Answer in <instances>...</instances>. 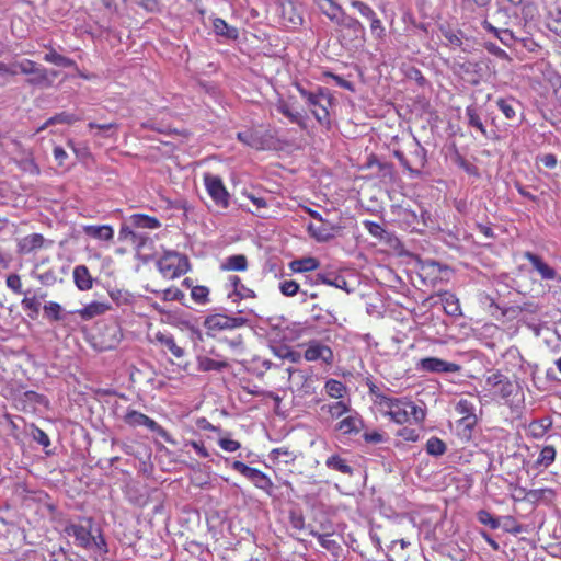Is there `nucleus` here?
I'll use <instances>...</instances> for the list:
<instances>
[{"label": "nucleus", "instance_id": "nucleus-54", "mask_svg": "<svg viewBox=\"0 0 561 561\" xmlns=\"http://www.w3.org/2000/svg\"><path fill=\"white\" fill-rule=\"evenodd\" d=\"M339 428L345 433L356 431L357 430L356 420L353 417H346L340 422Z\"/></svg>", "mask_w": 561, "mask_h": 561}, {"label": "nucleus", "instance_id": "nucleus-41", "mask_svg": "<svg viewBox=\"0 0 561 561\" xmlns=\"http://www.w3.org/2000/svg\"><path fill=\"white\" fill-rule=\"evenodd\" d=\"M466 115L468 117L469 125L477 128L479 131L485 135L484 125L480 119L479 115L477 114L476 110L473 107H467Z\"/></svg>", "mask_w": 561, "mask_h": 561}, {"label": "nucleus", "instance_id": "nucleus-30", "mask_svg": "<svg viewBox=\"0 0 561 561\" xmlns=\"http://www.w3.org/2000/svg\"><path fill=\"white\" fill-rule=\"evenodd\" d=\"M276 108L279 113L288 117L291 123H296L299 126L305 127V121L302 115L299 112L291 111L288 104H286L285 102H279L276 105Z\"/></svg>", "mask_w": 561, "mask_h": 561}, {"label": "nucleus", "instance_id": "nucleus-55", "mask_svg": "<svg viewBox=\"0 0 561 561\" xmlns=\"http://www.w3.org/2000/svg\"><path fill=\"white\" fill-rule=\"evenodd\" d=\"M318 541L321 547L328 550H334L337 548V542L334 539H332L329 535L319 536Z\"/></svg>", "mask_w": 561, "mask_h": 561}, {"label": "nucleus", "instance_id": "nucleus-26", "mask_svg": "<svg viewBox=\"0 0 561 561\" xmlns=\"http://www.w3.org/2000/svg\"><path fill=\"white\" fill-rule=\"evenodd\" d=\"M228 366L225 360H215L209 357H197V368L201 371L220 370Z\"/></svg>", "mask_w": 561, "mask_h": 561}, {"label": "nucleus", "instance_id": "nucleus-49", "mask_svg": "<svg viewBox=\"0 0 561 561\" xmlns=\"http://www.w3.org/2000/svg\"><path fill=\"white\" fill-rule=\"evenodd\" d=\"M7 286L15 294L22 293V282L18 274H10L5 280Z\"/></svg>", "mask_w": 561, "mask_h": 561}, {"label": "nucleus", "instance_id": "nucleus-10", "mask_svg": "<svg viewBox=\"0 0 561 561\" xmlns=\"http://www.w3.org/2000/svg\"><path fill=\"white\" fill-rule=\"evenodd\" d=\"M150 341L165 347L176 358H182L185 355L184 348L179 346L174 337L169 333L157 331L150 336Z\"/></svg>", "mask_w": 561, "mask_h": 561}, {"label": "nucleus", "instance_id": "nucleus-32", "mask_svg": "<svg viewBox=\"0 0 561 561\" xmlns=\"http://www.w3.org/2000/svg\"><path fill=\"white\" fill-rule=\"evenodd\" d=\"M44 60L65 68L75 66V61L72 59L67 58L55 50L47 53L44 56Z\"/></svg>", "mask_w": 561, "mask_h": 561}, {"label": "nucleus", "instance_id": "nucleus-16", "mask_svg": "<svg viewBox=\"0 0 561 561\" xmlns=\"http://www.w3.org/2000/svg\"><path fill=\"white\" fill-rule=\"evenodd\" d=\"M23 409L30 411H36L42 407H47V400L44 396L35 391H26L23 393L22 399Z\"/></svg>", "mask_w": 561, "mask_h": 561}, {"label": "nucleus", "instance_id": "nucleus-19", "mask_svg": "<svg viewBox=\"0 0 561 561\" xmlns=\"http://www.w3.org/2000/svg\"><path fill=\"white\" fill-rule=\"evenodd\" d=\"M318 7L323 14H325L331 21L335 23L342 22V10L332 0H319Z\"/></svg>", "mask_w": 561, "mask_h": 561}, {"label": "nucleus", "instance_id": "nucleus-9", "mask_svg": "<svg viewBox=\"0 0 561 561\" xmlns=\"http://www.w3.org/2000/svg\"><path fill=\"white\" fill-rule=\"evenodd\" d=\"M416 369L425 373H458L460 366L453 362H447L437 357H425L417 362Z\"/></svg>", "mask_w": 561, "mask_h": 561}, {"label": "nucleus", "instance_id": "nucleus-50", "mask_svg": "<svg viewBox=\"0 0 561 561\" xmlns=\"http://www.w3.org/2000/svg\"><path fill=\"white\" fill-rule=\"evenodd\" d=\"M486 385L496 390L500 385L508 387V379L501 374H493L486 378Z\"/></svg>", "mask_w": 561, "mask_h": 561}, {"label": "nucleus", "instance_id": "nucleus-61", "mask_svg": "<svg viewBox=\"0 0 561 561\" xmlns=\"http://www.w3.org/2000/svg\"><path fill=\"white\" fill-rule=\"evenodd\" d=\"M364 438L366 442L374 443V444L383 442V436L379 432L365 433Z\"/></svg>", "mask_w": 561, "mask_h": 561}, {"label": "nucleus", "instance_id": "nucleus-25", "mask_svg": "<svg viewBox=\"0 0 561 561\" xmlns=\"http://www.w3.org/2000/svg\"><path fill=\"white\" fill-rule=\"evenodd\" d=\"M318 267H319V262L314 257H311V256L304 257L301 260H296L290 263V268L297 273L314 271Z\"/></svg>", "mask_w": 561, "mask_h": 561}, {"label": "nucleus", "instance_id": "nucleus-14", "mask_svg": "<svg viewBox=\"0 0 561 561\" xmlns=\"http://www.w3.org/2000/svg\"><path fill=\"white\" fill-rule=\"evenodd\" d=\"M73 280L78 289L89 290L93 286V278L84 265H78L73 270Z\"/></svg>", "mask_w": 561, "mask_h": 561}, {"label": "nucleus", "instance_id": "nucleus-52", "mask_svg": "<svg viewBox=\"0 0 561 561\" xmlns=\"http://www.w3.org/2000/svg\"><path fill=\"white\" fill-rule=\"evenodd\" d=\"M218 444L224 450L229 453L236 451L240 448V443L230 438H220Z\"/></svg>", "mask_w": 561, "mask_h": 561}, {"label": "nucleus", "instance_id": "nucleus-22", "mask_svg": "<svg viewBox=\"0 0 561 561\" xmlns=\"http://www.w3.org/2000/svg\"><path fill=\"white\" fill-rule=\"evenodd\" d=\"M248 479L251 480L256 488L262 489L267 492L273 486L271 479L264 472L260 471L256 468L252 469Z\"/></svg>", "mask_w": 561, "mask_h": 561}, {"label": "nucleus", "instance_id": "nucleus-34", "mask_svg": "<svg viewBox=\"0 0 561 561\" xmlns=\"http://www.w3.org/2000/svg\"><path fill=\"white\" fill-rule=\"evenodd\" d=\"M556 459V449L553 446H545L538 458L536 463L540 467L548 468Z\"/></svg>", "mask_w": 561, "mask_h": 561}, {"label": "nucleus", "instance_id": "nucleus-45", "mask_svg": "<svg viewBox=\"0 0 561 561\" xmlns=\"http://www.w3.org/2000/svg\"><path fill=\"white\" fill-rule=\"evenodd\" d=\"M279 289L283 295L291 297L298 293L299 285L295 280H284L280 283Z\"/></svg>", "mask_w": 561, "mask_h": 561}, {"label": "nucleus", "instance_id": "nucleus-27", "mask_svg": "<svg viewBox=\"0 0 561 561\" xmlns=\"http://www.w3.org/2000/svg\"><path fill=\"white\" fill-rule=\"evenodd\" d=\"M442 301L447 314L459 316L461 313L459 300L455 295L446 293L444 294Z\"/></svg>", "mask_w": 561, "mask_h": 561}, {"label": "nucleus", "instance_id": "nucleus-44", "mask_svg": "<svg viewBox=\"0 0 561 561\" xmlns=\"http://www.w3.org/2000/svg\"><path fill=\"white\" fill-rule=\"evenodd\" d=\"M351 5L358 11V13L368 19L374 18L375 11L360 0H352Z\"/></svg>", "mask_w": 561, "mask_h": 561}, {"label": "nucleus", "instance_id": "nucleus-24", "mask_svg": "<svg viewBox=\"0 0 561 561\" xmlns=\"http://www.w3.org/2000/svg\"><path fill=\"white\" fill-rule=\"evenodd\" d=\"M325 466L332 470H336L341 473L351 476L353 469L346 463V461L337 455H332L325 460Z\"/></svg>", "mask_w": 561, "mask_h": 561}, {"label": "nucleus", "instance_id": "nucleus-58", "mask_svg": "<svg viewBox=\"0 0 561 561\" xmlns=\"http://www.w3.org/2000/svg\"><path fill=\"white\" fill-rule=\"evenodd\" d=\"M232 468L236 471L240 472L245 478H249V476H250V473H251V471L253 469L252 467H249L248 465H245V463H243L241 461H238V460L232 463Z\"/></svg>", "mask_w": 561, "mask_h": 561}, {"label": "nucleus", "instance_id": "nucleus-57", "mask_svg": "<svg viewBox=\"0 0 561 561\" xmlns=\"http://www.w3.org/2000/svg\"><path fill=\"white\" fill-rule=\"evenodd\" d=\"M138 5L144 8L147 11H156L159 8L158 0H134Z\"/></svg>", "mask_w": 561, "mask_h": 561}, {"label": "nucleus", "instance_id": "nucleus-39", "mask_svg": "<svg viewBox=\"0 0 561 561\" xmlns=\"http://www.w3.org/2000/svg\"><path fill=\"white\" fill-rule=\"evenodd\" d=\"M209 289L206 286H194L191 290L192 299L201 305L208 302Z\"/></svg>", "mask_w": 561, "mask_h": 561}, {"label": "nucleus", "instance_id": "nucleus-29", "mask_svg": "<svg viewBox=\"0 0 561 561\" xmlns=\"http://www.w3.org/2000/svg\"><path fill=\"white\" fill-rule=\"evenodd\" d=\"M222 268L228 271H244L247 268V257L241 254L229 256L222 263Z\"/></svg>", "mask_w": 561, "mask_h": 561}, {"label": "nucleus", "instance_id": "nucleus-20", "mask_svg": "<svg viewBox=\"0 0 561 561\" xmlns=\"http://www.w3.org/2000/svg\"><path fill=\"white\" fill-rule=\"evenodd\" d=\"M483 27L490 33L494 34V36H496L505 46L511 47L515 42V37L510 30H499L488 21L483 22Z\"/></svg>", "mask_w": 561, "mask_h": 561}, {"label": "nucleus", "instance_id": "nucleus-56", "mask_svg": "<svg viewBox=\"0 0 561 561\" xmlns=\"http://www.w3.org/2000/svg\"><path fill=\"white\" fill-rule=\"evenodd\" d=\"M22 306L25 310H31L35 313L39 311V302L36 300L35 297H24L22 300Z\"/></svg>", "mask_w": 561, "mask_h": 561}, {"label": "nucleus", "instance_id": "nucleus-31", "mask_svg": "<svg viewBox=\"0 0 561 561\" xmlns=\"http://www.w3.org/2000/svg\"><path fill=\"white\" fill-rule=\"evenodd\" d=\"M324 389L327 394L334 399L342 398L346 390L345 386L336 379H329L325 382Z\"/></svg>", "mask_w": 561, "mask_h": 561}, {"label": "nucleus", "instance_id": "nucleus-2", "mask_svg": "<svg viewBox=\"0 0 561 561\" xmlns=\"http://www.w3.org/2000/svg\"><path fill=\"white\" fill-rule=\"evenodd\" d=\"M66 533L69 537H73L76 545L93 550L100 554L107 552L106 543L102 535L99 533L94 535L91 529V520H88V526L84 525H70L66 528Z\"/></svg>", "mask_w": 561, "mask_h": 561}, {"label": "nucleus", "instance_id": "nucleus-4", "mask_svg": "<svg viewBox=\"0 0 561 561\" xmlns=\"http://www.w3.org/2000/svg\"><path fill=\"white\" fill-rule=\"evenodd\" d=\"M300 95L306 100L307 105L312 112L313 116L320 124L329 122L328 105H330V98L318 89L317 92H309L301 87H298Z\"/></svg>", "mask_w": 561, "mask_h": 561}, {"label": "nucleus", "instance_id": "nucleus-62", "mask_svg": "<svg viewBox=\"0 0 561 561\" xmlns=\"http://www.w3.org/2000/svg\"><path fill=\"white\" fill-rule=\"evenodd\" d=\"M0 75L1 76H4V75L15 76V75H18V70H16V67H14V62H12L10 65H7V64L0 61Z\"/></svg>", "mask_w": 561, "mask_h": 561}, {"label": "nucleus", "instance_id": "nucleus-35", "mask_svg": "<svg viewBox=\"0 0 561 561\" xmlns=\"http://www.w3.org/2000/svg\"><path fill=\"white\" fill-rule=\"evenodd\" d=\"M426 451L431 456H442L446 451V445L442 439L437 437H431L426 442Z\"/></svg>", "mask_w": 561, "mask_h": 561}, {"label": "nucleus", "instance_id": "nucleus-53", "mask_svg": "<svg viewBox=\"0 0 561 561\" xmlns=\"http://www.w3.org/2000/svg\"><path fill=\"white\" fill-rule=\"evenodd\" d=\"M444 36H445L446 41L448 42V45L451 47H459L462 44L461 33L446 31L444 33Z\"/></svg>", "mask_w": 561, "mask_h": 561}, {"label": "nucleus", "instance_id": "nucleus-1", "mask_svg": "<svg viewBox=\"0 0 561 561\" xmlns=\"http://www.w3.org/2000/svg\"><path fill=\"white\" fill-rule=\"evenodd\" d=\"M376 403L380 412L389 416L397 424H404L410 421V417H413L416 423H421L425 419L423 409L404 399L377 394Z\"/></svg>", "mask_w": 561, "mask_h": 561}, {"label": "nucleus", "instance_id": "nucleus-48", "mask_svg": "<svg viewBox=\"0 0 561 561\" xmlns=\"http://www.w3.org/2000/svg\"><path fill=\"white\" fill-rule=\"evenodd\" d=\"M397 436L401 437L405 442H416L420 437L419 432L410 427L399 430Z\"/></svg>", "mask_w": 561, "mask_h": 561}, {"label": "nucleus", "instance_id": "nucleus-6", "mask_svg": "<svg viewBox=\"0 0 561 561\" xmlns=\"http://www.w3.org/2000/svg\"><path fill=\"white\" fill-rule=\"evenodd\" d=\"M304 358L307 362H319L331 367L334 364V353L332 348L319 340H311L305 344Z\"/></svg>", "mask_w": 561, "mask_h": 561}, {"label": "nucleus", "instance_id": "nucleus-15", "mask_svg": "<svg viewBox=\"0 0 561 561\" xmlns=\"http://www.w3.org/2000/svg\"><path fill=\"white\" fill-rule=\"evenodd\" d=\"M44 237L39 233L25 236L19 241V251L24 254L31 253L41 249L44 245Z\"/></svg>", "mask_w": 561, "mask_h": 561}, {"label": "nucleus", "instance_id": "nucleus-17", "mask_svg": "<svg viewBox=\"0 0 561 561\" xmlns=\"http://www.w3.org/2000/svg\"><path fill=\"white\" fill-rule=\"evenodd\" d=\"M310 234L320 242L328 241L334 237V226L323 221L321 226L310 224L308 226Z\"/></svg>", "mask_w": 561, "mask_h": 561}, {"label": "nucleus", "instance_id": "nucleus-21", "mask_svg": "<svg viewBox=\"0 0 561 561\" xmlns=\"http://www.w3.org/2000/svg\"><path fill=\"white\" fill-rule=\"evenodd\" d=\"M30 76L31 77L27 80L30 84L49 87L53 83V80L48 76L47 69L39 65H36L34 72H32Z\"/></svg>", "mask_w": 561, "mask_h": 561}, {"label": "nucleus", "instance_id": "nucleus-40", "mask_svg": "<svg viewBox=\"0 0 561 561\" xmlns=\"http://www.w3.org/2000/svg\"><path fill=\"white\" fill-rule=\"evenodd\" d=\"M477 517L481 524L486 525L492 529H497L500 527V520L488 511H479Z\"/></svg>", "mask_w": 561, "mask_h": 561}, {"label": "nucleus", "instance_id": "nucleus-18", "mask_svg": "<svg viewBox=\"0 0 561 561\" xmlns=\"http://www.w3.org/2000/svg\"><path fill=\"white\" fill-rule=\"evenodd\" d=\"M110 309V306L104 302L93 301L87 305L84 308L77 310L76 312L83 319L90 320L94 317L105 313Z\"/></svg>", "mask_w": 561, "mask_h": 561}, {"label": "nucleus", "instance_id": "nucleus-63", "mask_svg": "<svg viewBox=\"0 0 561 561\" xmlns=\"http://www.w3.org/2000/svg\"><path fill=\"white\" fill-rule=\"evenodd\" d=\"M485 48L488 49V51H490L491 54H493V55H495V56H497L500 58H506L507 57V54L502 48H500L499 46H496L493 43L486 44Z\"/></svg>", "mask_w": 561, "mask_h": 561}, {"label": "nucleus", "instance_id": "nucleus-59", "mask_svg": "<svg viewBox=\"0 0 561 561\" xmlns=\"http://www.w3.org/2000/svg\"><path fill=\"white\" fill-rule=\"evenodd\" d=\"M340 24H343L353 30L363 28V25L360 24V22L358 20L348 18V16H344V14H342V22Z\"/></svg>", "mask_w": 561, "mask_h": 561}, {"label": "nucleus", "instance_id": "nucleus-36", "mask_svg": "<svg viewBox=\"0 0 561 561\" xmlns=\"http://www.w3.org/2000/svg\"><path fill=\"white\" fill-rule=\"evenodd\" d=\"M270 459L277 462L289 463L294 461L295 456L287 448H275L271 451Z\"/></svg>", "mask_w": 561, "mask_h": 561}, {"label": "nucleus", "instance_id": "nucleus-47", "mask_svg": "<svg viewBox=\"0 0 561 561\" xmlns=\"http://www.w3.org/2000/svg\"><path fill=\"white\" fill-rule=\"evenodd\" d=\"M497 106L506 118L512 119L515 117V115H516L515 108H514L513 104L510 103L508 101L500 99V100H497Z\"/></svg>", "mask_w": 561, "mask_h": 561}, {"label": "nucleus", "instance_id": "nucleus-43", "mask_svg": "<svg viewBox=\"0 0 561 561\" xmlns=\"http://www.w3.org/2000/svg\"><path fill=\"white\" fill-rule=\"evenodd\" d=\"M36 62L30 59H23L20 61H14V67H16L18 73L21 72L23 75H32L34 72V68L36 67Z\"/></svg>", "mask_w": 561, "mask_h": 561}, {"label": "nucleus", "instance_id": "nucleus-7", "mask_svg": "<svg viewBox=\"0 0 561 561\" xmlns=\"http://www.w3.org/2000/svg\"><path fill=\"white\" fill-rule=\"evenodd\" d=\"M124 421L127 425L133 427H147L151 432L157 433L164 440L172 442L169 433L164 428H162L154 420L150 419L141 412L136 410H128L124 416Z\"/></svg>", "mask_w": 561, "mask_h": 561}, {"label": "nucleus", "instance_id": "nucleus-23", "mask_svg": "<svg viewBox=\"0 0 561 561\" xmlns=\"http://www.w3.org/2000/svg\"><path fill=\"white\" fill-rule=\"evenodd\" d=\"M214 31L219 36L236 39L238 37V30L229 26L222 19H215L213 22Z\"/></svg>", "mask_w": 561, "mask_h": 561}, {"label": "nucleus", "instance_id": "nucleus-60", "mask_svg": "<svg viewBox=\"0 0 561 561\" xmlns=\"http://www.w3.org/2000/svg\"><path fill=\"white\" fill-rule=\"evenodd\" d=\"M34 438L43 446L47 447L49 446L50 444V439L49 437L47 436V434L39 430V428H36L35 433H34Z\"/></svg>", "mask_w": 561, "mask_h": 561}, {"label": "nucleus", "instance_id": "nucleus-46", "mask_svg": "<svg viewBox=\"0 0 561 561\" xmlns=\"http://www.w3.org/2000/svg\"><path fill=\"white\" fill-rule=\"evenodd\" d=\"M328 408V412L331 414V416L333 417H340L342 416L343 414H345L347 412V407L344 402L342 401H339V402H334L328 407H322V410Z\"/></svg>", "mask_w": 561, "mask_h": 561}, {"label": "nucleus", "instance_id": "nucleus-12", "mask_svg": "<svg viewBox=\"0 0 561 561\" xmlns=\"http://www.w3.org/2000/svg\"><path fill=\"white\" fill-rule=\"evenodd\" d=\"M526 257L531 263L534 268L540 274L542 279L561 280V277L558 275V273L537 255L527 253Z\"/></svg>", "mask_w": 561, "mask_h": 561}, {"label": "nucleus", "instance_id": "nucleus-33", "mask_svg": "<svg viewBox=\"0 0 561 561\" xmlns=\"http://www.w3.org/2000/svg\"><path fill=\"white\" fill-rule=\"evenodd\" d=\"M551 422L547 420L534 421L529 424L528 431L534 438L542 437L550 428Z\"/></svg>", "mask_w": 561, "mask_h": 561}, {"label": "nucleus", "instance_id": "nucleus-28", "mask_svg": "<svg viewBox=\"0 0 561 561\" xmlns=\"http://www.w3.org/2000/svg\"><path fill=\"white\" fill-rule=\"evenodd\" d=\"M131 222L136 228L157 229L160 227L158 219L145 215H134Z\"/></svg>", "mask_w": 561, "mask_h": 561}, {"label": "nucleus", "instance_id": "nucleus-5", "mask_svg": "<svg viewBox=\"0 0 561 561\" xmlns=\"http://www.w3.org/2000/svg\"><path fill=\"white\" fill-rule=\"evenodd\" d=\"M247 319L243 317H229L220 313L208 316L204 320V327L207 330V334L210 336H214L220 331L243 327Z\"/></svg>", "mask_w": 561, "mask_h": 561}, {"label": "nucleus", "instance_id": "nucleus-13", "mask_svg": "<svg viewBox=\"0 0 561 561\" xmlns=\"http://www.w3.org/2000/svg\"><path fill=\"white\" fill-rule=\"evenodd\" d=\"M82 230L87 236L101 241H110L114 237V229L110 225H87Z\"/></svg>", "mask_w": 561, "mask_h": 561}, {"label": "nucleus", "instance_id": "nucleus-11", "mask_svg": "<svg viewBox=\"0 0 561 561\" xmlns=\"http://www.w3.org/2000/svg\"><path fill=\"white\" fill-rule=\"evenodd\" d=\"M288 379L291 387L302 390L305 393L311 392L312 379L305 371L294 368H288Z\"/></svg>", "mask_w": 561, "mask_h": 561}, {"label": "nucleus", "instance_id": "nucleus-42", "mask_svg": "<svg viewBox=\"0 0 561 561\" xmlns=\"http://www.w3.org/2000/svg\"><path fill=\"white\" fill-rule=\"evenodd\" d=\"M237 137L241 142H243L250 147L259 148L261 146V141L259 140L257 136L252 130L238 133Z\"/></svg>", "mask_w": 561, "mask_h": 561}, {"label": "nucleus", "instance_id": "nucleus-38", "mask_svg": "<svg viewBox=\"0 0 561 561\" xmlns=\"http://www.w3.org/2000/svg\"><path fill=\"white\" fill-rule=\"evenodd\" d=\"M44 313L47 318L58 321L61 319L62 307L55 301H49L44 305Z\"/></svg>", "mask_w": 561, "mask_h": 561}, {"label": "nucleus", "instance_id": "nucleus-3", "mask_svg": "<svg viewBox=\"0 0 561 561\" xmlns=\"http://www.w3.org/2000/svg\"><path fill=\"white\" fill-rule=\"evenodd\" d=\"M157 266L164 278L174 279L188 271V261L178 252L168 251L158 260Z\"/></svg>", "mask_w": 561, "mask_h": 561}, {"label": "nucleus", "instance_id": "nucleus-64", "mask_svg": "<svg viewBox=\"0 0 561 561\" xmlns=\"http://www.w3.org/2000/svg\"><path fill=\"white\" fill-rule=\"evenodd\" d=\"M54 158L59 165H62L65 160L68 158L67 152L61 147L54 148Z\"/></svg>", "mask_w": 561, "mask_h": 561}, {"label": "nucleus", "instance_id": "nucleus-37", "mask_svg": "<svg viewBox=\"0 0 561 561\" xmlns=\"http://www.w3.org/2000/svg\"><path fill=\"white\" fill-rule=\"evenodd\" d=\"M456 411L463 419H468L470 416H474V405L468 399H460L456 404Z\"/></svg>", "mask_w": 561, "mask_h": 561}, {"label": "nucleus", "instance_id": "nucleus-51", "mask_svg": "<svg viewBox=\"0 0 561 561\" xmlns=\"http://www.w3.org/2000/svg\"><path fill=\"white\" fill-rule=\"evenodd\" d=\"M370 21V28L373 34L376 37H381L385 34V27L382 26L381 21L377 18L376 13L374 14V18H368Z\"/></svg>", "mask_w": 561, "mask_h": 561}, {"label": "nucleus", "instance_id": "nucleus-8", "mask_svg": "<svg viewBox=\"0 0 561 561\" xmlns=\"http://www.w3.org/2000/svg\"><path fill=\"white\" fill-rule=\"evenodd\" d=\"M206 190L213 201L220 207L226 208L229 205V194L218 175L206 173L204 175Z\"/></svg>", "mask_w": 561, "mask_h": 561}]
</instances>
